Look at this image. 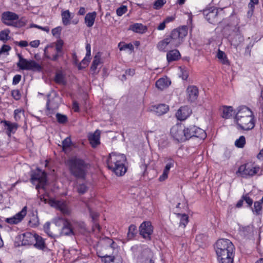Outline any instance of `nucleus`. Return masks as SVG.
I'll return each instance as SVG.
<instances>
[{
    "instance_id": "f257e3e1",
    "label": "nucleus",
    "mask_w": 263,
    "mask_h": 263,
    "mask_svg": "<svg viewBox=\"0 0 263 263\" xmlns=\"http://www.w3.org/2000/svg\"><path fill=\"white\" fill-rule=\"evenodd\" d=\"M215 249L219 263H233L235 247L230 240L218 239L215 243Z\"/></svg>"
},
{
    "instance_id": "f03ea898",
    "label": "nucleus",
    "mask_w": 263,
    "mask_h": 263,
    "mask_svg": "<svg viewBox=\"0 0 263 263\" xmlns=\"http://www.w3.org/2000/svg\"><path fill=\"white\" fill-rule=\"evenodd\" d=\"M69 173L77 179L85 180L86 178L89 164L84 159L73 157L67 161Z\"/></svg>"
},
{
    "instance_id": "7ed1b4c3",
    "label": "nucleus",
    "mask_w": 263,
    "mask_h": 263,
    "mask_svg": "<svg viewBox=\"0 0 263 263\" xmlns=\"http://www.w3.org/2000/svg\"><path fill=\"white\" fill-rule=\"evenodd\" d=\"M126 157L125 155L111 153L106 160L108 168L111 170L117 176H122L127 171L125 166Z\"/></svg>"
},
{
    "instance_id": "20e7f679",
    "label": "nucleus",
    "mask_w": 263,
    "mask_h": 263,
    "mask_svg": "<svg viewBox=\"0 0 263 263\" xmlns=\"http://www.w3.org/2000/svg\"><path fill=\"white\" fill-rule=\"evenodd\" d=\"M187 34V27L183 26L172 31L167 39L171 42V48L178 47L182 42L183 39Z\"/></svg>"
},
{
    "instance_id": "39448f33",
    "label": "nucleus",
    "mask_w": 263,
    "mask_h": 263,
    "mask_svg": "<svg viewBox=\"0 0 263 263\" xmlns=\"http://www.w3.org/2000/svg\"><path fill=\"white\" fill-rule=\"evenodd\" d=\"M17 55L18 58V61L16 65L20 69L37 72L42 71V66L35 61L32 60H28L24 58L20 53H17Z\"/></svg>"
},
{
    "instance_id": "423d86ee",
    "label": "nucleus",
    "mask_w": 263,
    "mask_h": 263,
    "mask_svg": "<svg viewBox=\"0 0 263 263\" xmlns=\"http://www.w3.org/2000/svg\"><path fill=\"white\" fill-rule=\"evenodd\" d=\"M183 129L186 140L193 137L204 139L206 137L205 131L195 125H191L184 127Z\"/></svg>"
},
{
    "instance_id": "0eeeda50",
    "label": "nucleus",
    "mask_w": 263,
    "mask_h": 263,
    "mask_svg": "<svg viewBox=\"0 0 263 263\" xmlns=\"http://www.w3.org/2000/svg\"><path fill=\"white\" fill-rule=\"evenodd\" d=\"M79 224L81 228L83 227L84 223L71 222L68 219H64L63 220V227L58 236H71L75 235L74 229L75 227Z\"/></svg>"
},
{
    "instance_id": "6e6552de",
    "label": "nucleus",
    "mask_w": 263,
    "mask_h": 263,
    "mask_svg": "<svg viewBox=\"0 0 263 263\" xmlns=\"http://www.w3.org/2000/svg\"><path fill=\"white\" fill-rule=\"evenodd\" d=\"M31 180L33 183L37 181L39 183L36 185V189H44V186L47 182V174L45 171H42L40 169L37 168L36 171L33 173L31 175Z\"/></svg>"
},
{
    "instance_id": "1a4fd4ad",
    "label": "nucleus",
    "mask_w": 263,
    "mask_h": 263,
    "mask_svg": "<svg viewBox=\"0 0 263 263\" xmlns=\"http://www.w3.org/2000/svg\"><path fill=\"white\" fill-rule=\"evenodd\" d=\"M259 170L258 166H254L252 164L247 163L240 165L236 174H240L242 177H252L256 174Z\"/></svg>"
},
{
    "instance_id": "9d476101",
    "label": "nucleus",
    "mask_w": 263,
    "mask_h": 263,
    "mask_svg": "<svg viewBox=\"0 0 263 263\" xmlns=\"http://www.w3.org/2000/svg\"><path fill=\"white\" fill-rule=\"evenodd\" d=\"M63 42L62 40H58L55 45V53L53 54L52 56L50 55L47 51V49L49 46H47L44 49V57L45 58L50 60L54 62H57L60 57H62L64 54L63 51Z\"/></svg>"
},
{
    "instance_id": "9b49d317",
    "label": "nucleus",
    "mask_w": 263,
    "mask_h": 263,
    "mask_svg": "<svg viewBox=\"0 0 263 263\" xmlns=\"http://www.w3.org/2000/svg\"><path fill=\"white\" fill-rule=\"evenodd\" d=\"M154 231L153 226L151 221H143L139 228V234L145 239L151 240V235Z\"/></svg>"
},
{
    "instance_id": "f8f14e48",
    "label": "nucleus",
    "mask_w": 263,
    "mask_h": 263,
    "mask_svg": "<svg viewBox=\"0 0 263 263\" xmlns=\"http://www.w3.org/2000/svg\"><path fill=\"white\" fill-rule=\"evenodd\" d=\"M47 108L48 110H55L58 109L61 103V98L58 94L53 91L47 96Z\"/></svg>"
},
{
    "instance_id": "ddd939ff",
    "label": "nucleus",
    "mask_w": 263,
    "mask_h": 263,
    "mask_svg": "<svg viewBox=\"0 0 263 263\" xmlns=\"http://www.w3.org/2000/svg\"><path fill=\"white\" fill-rule=\"evenodd\" d=\"M237 124L239 127L243 130H249L254 128L255 123L254 122V118L253 116H248V114L246 117L236 121Z\"/></svg>"
},
{
    "instance_id": "4468645a",
    "label": "nucleus",
    "mask_w": 263,
    "mask_h": 263,
    "mask_svg": "<svg viewBox=\"0 0 263 263\" xmlns=\"http://www.w3.org/2000/svg\"><path fill=\"white\" fill-rule=\"evenodd\" d=\"M218 9L215 7H207L203 10V14L205 18L211 24H215L218 22Z\"/></svg>"
},
{
    "instance_id": "2eb2a0df",
    "label": "nucleus",
    "mask_w": 263,
    "mask_h": 263,
    "mask_svg": "<svg viewBox=\"0 0 263 263\" xmlns=\"http://www.w3.org/2000/svg\"><path fill=\"white\" fill-rule=\"evenodd\" d=\"M171 134L174 139L178 142H184L186 140V138L184 137V129L181 126L175 125L171 129Z\"/></svg>"
},
{
    "instance_id": "dca6fc26",
    "label": "nucleus",
    "mask_w": 263,
    "mask_h": 263,
    "mask_svg": "<svg viewBox=\"0 0 263 263\" xmlns=\"http://www.w3.org/2000/svg\"><path fill=\"white\" fill-rule=\"evenodd\" d=\"M229 41L232 45L235 47L238 46L243 41V36L239 30V28H235L228 37Z\"/></svg>"
},
{
    "instance_id": "f3484780",
    "label": "nucleus",
    "mask_w": 263,
    "mask_h": 263,
    "mask_svg": "<svg viewBox=\"0 0 263 263\" xmlns=\"http://www.w3.org/2000/svg\"><path fill=\"white\" fill-rule=\"evenodd\" d=\"M19 18L18 15L12 12L6 11L2 13V21L7 26H14L11 21L17 20Z\"/></svg>"
},
{
    "instance_id": "a211bd4d",
    "label": "nucleus",
    "mask_w": 263,
    "mask_h": 263,
    "mask_svg": "<svg viewBox=\"0 0 263 263\" xmlns=\"http://www.w3.org/2000/svg\"><path fill=\"white\" fill-rule=\"evenodd\" d=\"M35 234L26 232L18 236V239L22 241V245H31L34 242Z\"/></svg>"
},
{
    "instance_id": "6ab92c4d",
    "label": "nucleus",
    "mask_w": 263,
    "mask_h": 263,
    "mask_svg": "<svg viewBox=\"0 0 263 263\" xmlns=\"http://www.w3.org/2000/svg\"><path fill=\"white\" fill-rule=\"evenodd\" d=\"M186 92L188 101L194 102L197 100L199 94L198 89L197 86L194 85L188 86L186 89Z\"/></svg>"
},
{
    "instance_id": "aec40b11",
    "label": "nucleus",
    "mask_w": 263,
    "mask_h": 263,
    "mask_svg": "<svg viewBox=\"0 0 263 263\" xmlns=\"http://www.w3.org/2000/svg\"><path fill=\"white\" fill-rule=\"evenodd\" d=\"M192 113V110L188 106H183L180 107L176 114L177 118L183 121L185 120Z\"/></svg>"
},
{
    "instance_id": "412c9836",
    "label": "nucleus",
    "mask_w": 263,
    "mask_h": 263,
    "mask_svg": "<svg viewBox=\"0 0 263 263\" xmlns=\"http://www.w3.org/2000/svg\"><path fill=\"white\" fill-rule=\"evenodd\" d=\"M248 114V116H253V112L250 108L245 106H241L239 108L237 113L235 115V119L237 121L243 117H246Z\"/></svg>"
},
{
    "instance_id": "4be33fe9",
    "label": "nucleus",
    "mask_w": 263,
    "mask_h": 263,
    "mask_svg": "<svg viewBox=\"0 0 263 263\" xmlns=\"http://www.w3.org/2000/svg\"><path fill=\"white\" fill-rule=\"evenodd\" d=\"M100 132L99 130H96L95 133L90 134L88 138L93 147H96L100 144Z\"/></svg>"
},
{
    "instance_id": "5701e85b",
    "label": "nucleus",
    "mask_w": 263,
    "mask_h": 263,
    "mask_svg": "<svg viewBox=\"0 0 263 263\" xmlns=\"http://www.w3.org/2000/svg\"><path fill=\"white\" fill-rule=\"evenodd\" d=\"M34 241L35 243H33V246L35 248L42 251H44L47 249L45 240L41 236L35 233Z\"/></svg>"
},
{
    "instance_id": "b1692460",
    "label": "nucleus",
    "mask_w": 263,
    "mask_h": 263,
    "mask_svg": "<svg viewBox=\"0 0 263 263\" xmlns=\"http://www.w3.org/2000/svg\"><path fill=\"white\" fill-rule=\"evenodd\" d=\"M153 110L157 116L166 114L169 110V106L165 104H160L153 107Z\"/></svg>"
},
{
    "instance_id": "393cba45",
    "label": "nucleus",
    "mask_w": 263,
    "mask_h": 263,
    "mask_svg": "<svg viewBox=\"0 0 263 263\" xmlns=\"http://www.w3.org/2000/svg\"><path fill=\"white\" fill-rule=\"evenodd\" d=\"M171 84V81L167 78H162L156 82V86L158 89L162 90L167 88Z\"/></svg>"
},
{
    "instance_id": "a878e982",
    "label": "nucleus",
    "mask_w": 263,
    "mask_h": 263,
    "mask_svg": "<svg viewBox=\"0 0 263 263\" xmlns=\"http://www.w3.org/2000/svg\"><path fill=\"white\" fill-rule=\"evenodd\" d=\"M129 30L138 33H144L147 30V27L141 23H135L130 25Z\"/></svg>"
},
{
    "instance_id": "bb28decb",
    "label": "nucleus",
    "mask_w": 263,
    "mask_h": 263,
    "mask_svg": "<svg viewBox=\"0 0 263 263\" xmlns=\"http://www.w3.org/2000/svg\"><path fill=\"white\" fill-rule=\"evenodd\" d=\"M180 57L181 55L179 51L176 49L168 51L166 54L167 60L169 63L178 60Z\"/></svg>"
},
{
    "instance_id": "cd10ccee",
    "label": "nucleus",
    "mask_w": 263,
    "mask_h": 263,
    "mask_svg": "<svg viewBox=\"0 0 263 263\" xmlns=\"http://www.w3.org/2000/svg\"><path fill=\"white\" fill-rule=\"evenodd\" d=\"M97 16L96 12H89L87 13L85 17V23L88 27H91L95 23Z\"/></svg>"
},
{
    "instance_id": "c85d7f7f",
    "label": "nucleus",
    "mask_w": 263,
    "mask_h": 263,
    "mask_svg": "<svg viewBox=\"0 0 263 263\" xmlns=\"http://www.w3.org/2000/svg\"><path fill=\"white\" fill-rule=\"evenodd\" d=\"M56 207L64 214L69 215L70 214V210L65 203V202L61 201H55L54 202Z\"/></svg>"
},
{
    "instance_id": "c756f323",
    "label": "nucleus",
    "mask_w": 263,
    "mask_h": 263,
    "mask_svg": "<svg viewBox=\"0 0 263 263\" xmlns=\"http://www.w3.org/2000/svg\"><path fill=\"white\" fill-rule=\"evenodd\" d=\"M1 123H4L5 127H7V133L8 135H10L11 133H14L17 130L18 125L16 123H12L9 121H2Z\"/></svg>"
},
{
    "instance_id": "7c9ffc66",
    "label": "nucleus",
    "mask_w": 263,
    "mask_h": 263,
    "mask_svg": "<svg viewBox=\"0 0 263 263\" xmlns=\"http://www.w3.org/2000/svg\"><path fill=\"white\" fill-rule=\"evenodd\" d=\"M170 45L171 46V42L167 37L158 42L157 47L160 51L165 52L166 47Z\"/></svg>"
},
{
    "instance_id": "2f4dec72",
    "label": "nucleus",
    "mask_w": 263,
    "mask_h": 263,
    "mask_svg": "<svg viewBox=\"0 0 263 263\" xmlns=\"http://www.w3.org/2000/svg\"><path fill=\"white\" fill-rule=\"evenodd\" d=\"M98 256L102 258L101 260L102 262H104V263H122V262L120 260H116L114 256H110L107 255L100 256L98 255Z\"/></svg>"
},
{
    "instance_id": "473e14b6",
    "label": "nucleus",
    "mask_w": 263,
    "mask_h": 263,
    "mask_svg": "<svg viewBox=\"0 0 263 263\" xmlns=\"http://www.w3.org/2000/svg\"><path fill=\"white\" fill-rule=\"evenodd\" d=\"M137 234V227L135 224H131L128 227L127 237L128 240L133 239Z\"/></svg>"
},
{
    "instance_id": "72a5a7b5",
    "label": "nucleus",
    "mask_w": 263,
    "mask_h": 263,
    "mask_svg": "<svg viewBox=\"0 0 263 263\" xmlns=\"http://www.w3.org/2000/svg\"><path fill=\"white\" fill-rule=\"evenodd\" d=\"M29 216L30 219L29 220V223L30 227L33 228L37 227L40 224L39 219L37 214H35L34 213H32L31 215Z\"/></svg>"
},
{
    "instance_id": "f704fd0d",
    "label": "nucleus",
    "mask_w": 263,
    "mask_h": 263,
    "mask_svg": "<svg viewBox=\"0 0 263 263\" xmlns=\"http://www.w3.org/2000/svg\"><path fill=\"white\" fill-rule=\"evenodd\" d=\"M61 16L62 18V22L64 25L67 26L70 24L71 17L70 13L68 10L63 11L62 12Z\"/></svg>"
},
{
    "instance_id": "c9c22d12",
    "label": "nucleus",
    "mask_w": 263,
    "mask_h": 263,
    "mask_svg": "<svg viewBox=\"0 0 263 263\" xmlns=\"http://www.w3.org/2000/svg\"><path fill=\"white\" fill-rule=\"evenodd\" d=\"M217 58L220 60L221 62L223 64L225 65H229L230 62L226 55L225 53L221 51L220 50H218L217 53Z\"/></svg>"
},
{
    "instance_id": "e433bc0d",
    "label": "nucleus",
    "mask_w": 263,
    "mask_h": 263,
    "mask_svg": "<svg viewBox=\"0 0 263 263\" xmlns=\"http://www.w3.org/2000/svg\"><path fill=\"white\" fill-rule=\"evenodd\" d=\"M262 202L259 200L258 201H255L254 203V206L253 208H252L253 212L256 215H259L261 214V211H262V206H261Z\"/></svg>"
},
{
    "instance_id": "4c0bfd02",
    "label": "nucleus",
    "mask_w": 263,
    "mask_h": 263,
    "mask_svg": "<svg viewBox=\"0 0 263 263\" xmlns=\"http://www.w3.org/2000/svg\"><path fill=\"white\" fill-rule=\"evenodd\" d=\"M177 215L180 218L179 226L185 228L189 222L188 216L185 214H178Z\"/></svg>"
},
{
    "instance_id": "58836bf2",
    "label": "nucleus",
    "mask_w": 263,
    "mask_h": 263,
    "mask_svg": "<svg viewBox=\"0 0 263 263\" xmlns=\"http://www.w3.org/2000/svg\"><path fill=\"white\" fill-rule=\"evenodd\" d=\"M101 63V58L100 55H99V53L97 55H96L94 57L93 60L92 61L90 69L91 71L95 72L97 68V66Z\"/></svg>"
},
{
    "instance_id": "ea45409f",
    "label": "nucleus",
    "mask_w": 263,
    "mask_h": 263,
    "mask_svg": "<svg viewBox=\"0 0 263 263\" xmlns=\"http://www.w3.org/2000/svg\"><path fill=\"white\" fill-rule=\"evenodd\" d=\"M233 108L231 106H224L223 108L222 117L226 119H228L232 116Z\"/></svg>"
},
{
    "instance_id": "a19ab883",
    "label": "nucleus",
    "mask_w": 263,
    "mask_h": 263,
    "mask_svg": "<svg viewBox=\"0 0 263 263\" xmlns=\"http://www.w3.org/2000/svg\"><path fill=\"white\" fill-rule=\"evenodd\" d=\"M77 191L80 195H83L88 191V187L85 183H79L76 186Z\"/></svg>"
},
{
    "instance_id": "79ce46f5",
    "label": "nucleus",
    "mask_w": 263,
    "mask_h": 263,
    "mask_svg": "<svg viewBox=\"0 0 263 263\" xmlns=\"http://www.w3.org/2000/svg\"><path fill=\"white\" fill-rule=\"evenodd\" d=\"M27 210V206H25L20 212L14 215L18 220L17 221L20 222L24 219V217L26 215Z\"/></svg>"
},
{
    "instance_id": "37998d69",
    "label": "nucleus",
    "mask_w": 263,
    "mask_h": 263,
    "mask_svg": "<svg viewBox=\"0 0 263 263\" xmlns=\"http://www.w3.org/2000/svg\"><path fill=\"white\" fill-rule=\"evenodd\" d=\"M9 33L10 30L9 29L1 31L0 32V41L6 43L10 39L9 36Z\"/></svg>"
},
{
    "instance_id": "c03bdc74",
    "label": "nucleus",
    "mask_w": 263,
    "mask_h": 263,
    "mask_svg": "<svg viewBox=\"0 0 263 263\" xmlns=\"http://www.w3.org/2000/svg\"><path fill=\"white\" fill-rule=\"evenodd\" d=\"M246 144V138L245 136H241L235 142V145L238 148H243Z\"/></svg>"
},
{
    "instance_id": "a18cd8bd",
    "label": "nucleus",
    "mask_w": 263,
    "mask_h": 263,
    "mask_svg": "<svg viewBox=\"0 0 263 263\" xmlns=\"http://www.w3.org/2000/svg\"><path fill=\"white\" fill-rule=\"evenodd\" d=\"M55 116L58 122L60 124H65L68 121V118L66 115L57 113Z\"/></svg>"
},
{
    "instance_id": "49530a36",
    "label": "nucleus",
    "mask_w": 263,
    "mask_h": 263,
    "mask_svg": "<svg viewBox=\"0 0 263 263\" xmlns=\"http://www.w3.org/2000/svg\"><path fill=\"white\" fill-rule=\"evenodd\" d=\"M240 229L244 236H247L250 234L253 231V227L252 226L242 227Z\"/></svg>"
},
{
    "instance_id": "de8ad7c7",
    "label": "nucleus",
    "mask_w": 263,
    "mask_h": 263,
    "mask_svg": "<svg viewBox=\"0 0 263 263\" xmlns=\"http://www.w3.org/2000/svg\"><path fill=\"white\" fill-rule=\"evenodd\" d=\"M50 223L49 222H47L45 224V225L44 226V229L45 232L48 234V236H49L50 237H51L52 238H54L55 237H57L58 236L57 234H53L50 232Z\"/></svg>"
},
{
    "instance_id": "09e8293b",
    "label": "nucleus",
    "mask_w": 263,
    "mask_h": 263,
    "mask_svg": "<svg viewBox=\"0 0 263 263\" xmlns=\"http://www.w3.org/2000/svg\"><path fill=\"white\" fill-rule=\"evenodd\" d=\"M120 50H125L126 49H129L130 51L134 50V46L132 44H125L123 45H121V43H120L118 45Z\"/></svg>"
},
{
    "instance_id": "8fccbe9b",
    "label": "nucleus",
    "mask_w": 263,
    "mask_h": 263,
    "mask_svg": "<svg viewBox=\"0 0 263 263\" xmlns=\"http://www.w3.org/2000/svg\"><path fill=\"white\" fill-rule=\"evenodd\" d=\"M71 140L70 137H67L62 141V147L63 151L70 146Z\"/></svg>"
},
{
    "instance_id": "3c124183",
    "label": "nucleus",
    "mask_w": 263,
    "mask_h": 263,
    "mask_svg": "<svg viewBox=\"0 0 263 263\" xmlns=\"http://www.w3.org/2000/svg\"><path fill=\"white\" fill-rule=\"evenodd\" d=\"M167 161L168 162L166 164L163 171L169 173L170 168L174 165V161L171 158H168Z\"/></svg>"
},
{
    "instance_id": "603ef678",
    "label": "nucleus",
    "mask_w": 263,
    "mask_h": 263,
    "mask_svg": "<svg viewBox=\"0 0 263 263\" xmlns=\"http://www.w3.org/2000/svg\"><path fill=\"white\" fill-rule=\"evenodd\" d=\"M127 11V7L125 6H122L117 9L116 13L118 16H122L123 14L125 13Z\"/></svg>"
},
{
    "instance_id": "864d4df0",
    "label": "nucleus",
    "mask_w": 263,
    "mask_h": 263,
    "mask_svg": "<svg viewBox=\"0 0 263 263\" xmlns=\"http://www.w3.org/2000/svg\"><path fill=\"white\" fill-rule=\"evenodd\" d=\"M11 96L15 100H18L21 98V94L19 90L15 89L11 91Z\"/></svg>"
},
{
    "instance_id": "5fc2aeb1",
    "label": "nucleus",
    "mask_w": 263,
    "mask_h": 263,
    "mask_svg": "<svg viewBox=\"0 0 263 263\" xmlns=\"http://www.w3.org/2000/svg\"><path fill=\"white\" fill-rule=\"evenodd\" d=\"M165 3L164 0H157L154 4V8L155 9H159L161 8Z\"/></svg>"
},
{
    "instance_id": "6e6d98bb",
    "label": "nucleus",
    "mask_w": 263,
    "mask_h": 263,
    "mask_svg": "<svg viewBox=\"0 0 263 263\" xmlns=\"http://www.w3.org/2000/svg\"><path fill=\"white\" fill-rule=\"evenodd\" d=\"M17 221H18V220L16 219V218L14 216H13V217H10V218H7L5 219V221L7 223L11 224H16L20 222Z\"/></svg>"
},
{
    "instance_id": "4d7b16f0",
    "label": "nucleus",
    "mask_w": 263,
    "mask_h": 263,
    "mask_svg": "<svg viewBox=\"0 0 263 263\" xmlns=\"http://www.w3.org/2000/svg\"><path fill=\"white\" fill-rule=\"evenodd\" d=\"M89 212L90 216L92 218L93 222L97 221L98 217H99V214L97 212L93 211L91 209L89 208Z\"/></svg>"
},
{
    "instance_id": "13d9d810",
    "label": "nucleus",
    "mask_w": 263,
    "mask_h": 263,
    "mask_svg": "<svg viewBox=\"0 0 263 263\" xmlns=\"http://www.w3.org/2000/svg\"><path fill=\"white\" fill-rule=\"evenodd\" d=\"M55 81L57 83H63L64 77L61 73H57L55 77Z\"/></svg>"
},
{
    "instance_id": "bf43d9fd",
    "label": "nucleus",
    "mask_w": 263,
    "mask_h": 263,
    "mask_svg": "<svg viewBox=\"0 0 263 263\" xmlns=\"http://www.w3.org/2000/svg\"><path fill=\"white\" fill-rule=\"evenodd\" d=\"M242 198L246 201L249 206H251L253 204V200L247 195H243Z\"/></svg>"
},
{
    "instance_id": "052dcab7",
    "label": "nucleus",
    "mask_w": 263,
    "mask_h": 263,
    "mask_svg": "<svg viewBox=\"0 0 263 263\" xmlns=\"http://www.w3.org/2000/svg\"><path fill=\"white\" fill-rule=\"evenodd\" d=\"M22 76L20 74H16L14 76L13 78L12 83L13 85L17 84L21 81Z\"/></svg>"
},
{
    "instance_id": "680f3d73",
    "label": "nucleus",
    "mask_w": 263,
    "mask_h": 263,
    "mask_svg": "<svg viewBox=\"0 0 263 263\" xmlns=\"http://www.w3.org/2000/svg\"><path fill=\"white\" fill-rule=\"evenodd\" d=\"M253 44H252V43H250L249 45H248L247 46L246 49H245V54L250 56L251 49L253 47Z\"/></svg>"
},
{
    "instance_id": "e2e57ef3",
    "label": "nucleus",
    "mask_w": 263,
    "mask_h": 263,
    "mask_svg": "<svg viewBox=\"0 0 263 263\" xmlns=\"http://www.w3.org/2000/svg\"><path fill=\"white\" fill-rule=\"evenodd\" d=\"M32 27L40 29L42 30L48 32L49 31V27H42L39 25L36 24H33L31 25Z\"/></svg>"
},
{
    "instance_id": "0e129e2a",
    "label": "nucleus",
    "mask_w": 263,
    "mask_h": 263,
    "mask_svg": "<svg viewBox=\"0 0 263 263\" xmlns=\"http://www.w3.org/2000/svg\"><path fill=\"white\" fill-rule=\"evenodd\" d=\"M168 173L163 171L162 174L159 177V180L160 181H163L166 179L168 177Z\"/></svg>"
},
{
    "instance_id": "69168bd1",
    "label": "nucleus",
    "mask_w": 263,
    "mask_h": 263,
    "mask_svg": "<svg viewBox=\"0 0 263 263\" xmlns=\"http://www.w3.org/2000/svg\"><path fill=\"white\" fill-rule=\"evenodd\" d=\"M40 44V40H34V41H31L29 45L32 47L36 48L39 46Z\"/></svg>"
},
{
    "instance_id": "338daca9",
    "label": "nucleus",
    "mask_w": 263,
    "mask_h": 263,
    "mask_svg": "<svg viewBox=\"0 0 263 263\" xmlns=\"http://www.w3.org/2000/svg\"><path fill=\"white\" fill-rule=\"evenodd\" d=\"M2 51L4 53L10 51L11 49V47L8 45H3L2 47Z\"/></svg>"
},
{
    "instance_id": "774afa93",
    "label": "nucleus",
    "mask_w": 263,
    "mask_h": 263,
    "mask_svg": "<svg viewBox=\"0 0 263 263\" xmlns=\"http://www.w3.org/2000/svg\"><path fill=\"white\" fill-rule=\"evenodd\" d=\"M16 44L21 47H27L28 45V43L26 41H21L18 42H16Z\"/></svg>"
}]
</instances>
